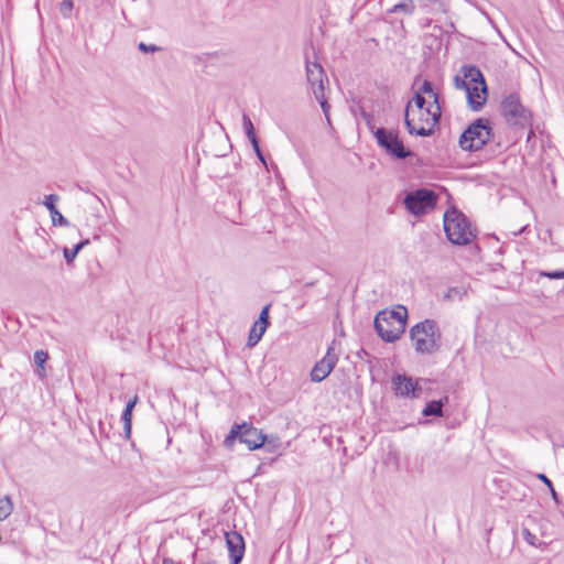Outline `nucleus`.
Masks as SVG:
<instances>
[{
	"label": "nucleus",
	"mask_w": 564,
	"mask_h": 564,
	"mask_svg": "<svg viewBox=\"0 0 564 564\" xmlns=\"http://www.w3.org/2000/svg\"><path fill=\"white\" fill-rule=\"evenodd\" d=\"M89 245V239H84L82 241H79L77 245H75L73 247V249H68V248H65L64 249V258L66 260L67 263L72 262L76 256L78 254V252L85 247Z\"/></svg>",
	"instance_id": "nucleus-24"
},
{
	"label": "nucleus",
	"mask_w": 564,
	"mask_h": 564,
	"mask_svg": "<svg viewBox=\"0 0 564 564\" xmlns=\"http://www.w3.org/2000/svg\"><path fill=\"white\" fill-rule=\"evenodd\" d=\"M411 101H413L415 104V107H416L415 112L417 115H425V110L427 107H425L426 99L424 98L423 95H421L420 93L416 91Z\"/></svg>",
	"instance_id": "nucleus-27"
},
{
	"label": "nucleus",
	"mask_w": 564,
	"mask_h": 564,
	"mask_svg": "<svg viewBox=\"0 0 564 564\" xmlns=\"http://www.w3.org/2000/svg\"><path fill=\"white\" fill-rule=\"evenodd\" d=\"M538 478L542 480L543 484H545L550 489H552V481L544 474H539Z\"/></svg>",
	"instance_id": "nucleus-37"
},
{
	"label": "nucleus",
	"mask_w": 564,
	"mask_h": 564,
	"mask_svg": "<svg viewBox=\"0 0 564 564\" xmlns=\"http://www.w3.org/2000/svg\"><path fill=\"white\" fill-rule=\"evenodd\" d=\"M236 440H239L241 443L246 444L251 451L258 449L264 444L271 443V441H268L267 435L252 426V424L246 422L242 424L232 425L224 443L227 447H231Z\"/></svg>",
	"instance_id": "nucleus-5"
},
{
	"label": "nucleus",
	"mask_w": 564,
	"mask_h": 564,
	"mask_svg": "<svg viewBox=\"0 0 564 564\" xmlns=\"http://www.w3.org/2000/svg\"><path fill=\"white\" fill-rule=\"evenodd\" d=\"M522 536L525 540V542L529 543L530 545H533V546L536 545L538 539L533 533L530 532L529 529H527V528L522 529Z\"/></svg>",
	"instance_id": "nucleus-34"
},
{
	"label": "nucleus",
	"mask_w": 564,
	"mask_h": 564,
	"mask_svg": "<svg viewBox=\"0 0 564 564\" xmlns=\"http://www.w3.org/2000/svg\"><path fill=\"white\" fill-rule=\"evenodd\" d=\"M267 328L268 327H265L263 325H258V322L256 321L249 332L248 343H247L248 347H254L262 338Z\"/></svg>",
	"instance_id": "nucleus-21"
},
{
	"label": "nucleus",
	"mask_w": 564,
	"mask_h": 564,
	"mask_svg": "<svg viewBox=\"0 0 564 564\" xmlns=\"http://www.w3.org/2000/svg\"><path fill=\"white\" fill-rule=\"evenodd\" d=\"M443 296V301L445 302H456L462 301L465 295L468 293V288L466 284H457L455 286H448L446 290L440 292Z\"/></svg>",
	"instance_id": "nucleus-18"
},
{
	"label": "nucleus",
	"mask_w": 564,
	"mask_h": 564,
	"mask_svg": "<svg viewBox=\"0 0 564 564\" xmlns=\"http://www.w3.org/2000/svg\"><path fill=\"white\" fill-rule=\"evenodd\" d=\"M137 401H138V397H134L132 400H130L127 403L126 409L122 413L121 419L123 421V427H124V432H126L127 436H129L131 433L132 411H133V408L135 406Z\"/></svg>",
	"instance_id": "nucleus-20"
},
{
	"label": "nucleus",
	"mask_w": 564,
	"mask_h": 564,
	"mask_svg": "<svg viewBox=\"0 0 564 564\" xmlns=\"http://www.w3.org/2000/svg\"><path fill=\"white\" fill-rule=\"evenodd\" d=\"M13 510V505L10 497L4 496L0 498V520H6Z\"/></svg>",
	"instance_id": "nucleus-26"
},
{
	"label": "nucleus",
	"mask_w": 564,
	"mask_h": 564,
	"mask_svg": "<svg viewBox=\"0 0 564 564\" xmlns=\"http://www.w3.org/2000/svg\"><path fill=\"white\" fill-rule=\"evenodd\" d=\"M72 9H73V1L72 0H63V2L61 3V8H59L62 15H64L66 18L69 17Z\"/></svg>",
	"instance_id": "nucleus-33"
},
{
	"label": "nucleus",
	"mask_w": 564,
	"mask_h": 564,
	"mask_svg": "<svg viewBox=\"0 0 564 564\" xmlns=\"http://www.w3.org/2000/svg\"><path fill=\"white\" fill-rule=\"evenodd\" d=\"M550 491H551V495H552V498L554 499V501L557 502V494L554 490V488L552 487V489H550Z\"/></svg>",
	"instance_id": "nucleus-40"
},
{
	"label": "nucleus",
	"mask_w": 564,
	"mask_h": 564,
	"mask_svg": "<svg viewBox=\"0 0 564 564\" xmlns=\"http://www.w3.org/2000/svg\"><path fill=\"white\" fill-rule=\"evenodd\" d=\"M481 79V72L474 65H464L454 77V86L466 91L471 82Z\"/></svg>",
	"instance_id": "nucleus-15"
},
{
	"label": "nucleus",
	"mask_w": 564,
	"mask_h": 564,
	"mask_svg": "<svg viewBox=\"0 0 564 564\" xmlns=\"http://www.w3.org/2000/svg\"><path fill=\"white\" fill-rule=\"evenodd\" d=\"M421 95L429 94L433 98V104L430 105L426 110V120L431 122V124H437L440 122L442 116V109L440 105V96L437 93L433 90V85L430 80H424L419 91Z\"/></svg>",
	"instance_id": "nucleus-14"
},
{
	"label": "nucleus",
	"mask_w": 564,
	"mask_h": 564,
	"mask_svg": "<svg viewBox=\"0 0 564 564\" xmlns=\"http://www.w3.org/2000/svg\"><path fill=\"white\" fill-rule=\"evenodd\" d=\"M360 116H361L362 120L365 121L367 128L373 133V131H376L378 129L375 126V117H373V115L362 110L360 112Z\"/></svg>",
	"instance_id": "nucleus-29"
},
{
	"label": "nucleus",
	"mask_w": 564,
	"mask_h": 564,
	"mask_svg": "<svg viewBox=\"0 0 564 564\" xmlns=\"http://www.w3.org/2000/svg\"><path fill=\"white\" fill-rule=\"evenodd\" d=\"M422 380H413V378L405 375H395L392 377V386L394 393L405 398H420L422 388L420 382Z\"/></svg>",
	"instance_id": "nucleus-11"
},
{
	"label": "nucleus",
	"mask_w": 564,
	"mask_h": 564,
	"mask_svg": "<svg viewBox=\"0 0 564 564\" xmlns=\"http://www.w3.org/2000/svg\"><path fill=\"white\" fill-rule=\"evenodd\" d=\"M415 350L421 354H433L440 348L441 334L434 321L425 319L410 330Z\"/></svg>",
	"instance_id": "nucleus-4"
},
{
	"label": "nucleus",
	"mask_w": 564,
	"mask_h": 564,
	"mask_svg": "<svg viewBox=\"0 0 564 564\" xmlns=\"http://www.w3.org/2000/svg\"><path fill=\"white\" fill-rule=\"evenodd\" d=\"M444 230L448 240L458 246L468 245L476 237V229L471 227L467 217L456 209L444 214Z\"/></svg>",
	"instance_id": "nucleus-2"
},
{
	"label": "nucleus",
	"mask_w": 564,
	"mask_h": 564,
	"mask_svg": "<svg viewBox=\"0 0 564 564\" xmlns=\"http://www.w3.org/2000/svg\"><path fill=\"white\" fill-rule=\"evenodd\" d=\"M164 564H170V563H167V561L165 560V561H164Z\"/></svg>",
	"instance_id": "nucleus-41"
},
{
	"label": "nucleus",
	"mask_w": 564,
	"mask_h": 564,
	"mask_svg": "<svg viewBox=\"0 0 564 564\" xmlns=\"http://www.w3.org/2000/svg\"><path fill=\"white\" fill-rule=\"evenodd\" d=\"M465 93L468 105L471 108V110H481L486 104L488 96V87L485 82L484 75L481 74V79H476V82H471Z\"/></svg>",
	"instance_id": "nucleus-10"
},
{
	"label": "nucleus",
	"mask_w": 564,
	"mask_h": 564,
	"mask_svg": "<svg viewBox=\"0 0 564 564\" xmlns=\"http://www.w3.org/2000/svg\"><path fill=\"white\" fill-rule=\"evenodd\" d=\"M415 10V6L413 0H401L399 3L394 4L388 12L390 13H404L406 15H411Z\"/></svg>",
	"instance_id": "nucleus-23"
},
{
	"label": "nucleus",
	"mask_w": 564,
	"mask_h": 564,
	"mask_svg": "<svg viewBox=\"0 0 564 564\" xmlns=\"http://www.w3.org/2000/svg\"><path fill=\"white\" fill-rule=\"evenodd\" d=\"M373 137L378 145L395 160H405L414 155L412 150L404 147L395 130L378 128L373 131Z\"/></svg>",
	"instance_id": "nucleus-6"
},
{
	"label": "nucleus",
	"mask_w": 564,
	"mask_h": 564,
	"mask_svg": "<svg viewBox=\"0 0 564 564\" xmlns=\"http://www.w3.org/2000/svg\"><path fill=\"white\" fill-rule=\"evenodd\" d=\"M270 304L265 305L262 311L260 312V315L257 319L258 322V325H263L265 327H268L269 325V310H270Z\"/></svg>",
	"instance_id": "nucleus-31"
},
{
	"label": "nucleus",
	"mask_w": 564,
	"mask_h": 564,
	"mask_svg": "<svg viewBox=\"0 0 564 564\" xmlns=\"http://www.w3.org/2000/svg\"><path fill=\"white\" fill-rule=\"evenodd\" d=\"M48 355L44 350H36L34 352V362L39 367L37 375L43 378L45 376L44 364L46 362Z\"/></svg>",
	"instance_id": "nucleus-25"
},
{
	"label": "nucleus",
	"mask_w": 564,
	"mask_h": 564,
	"mask_svg": "<svg viewBox=\"0 0 564 564\" xmlns=\"http://www.w3.org/2000/svg\"><path fill=\"white\" fill-rule=\"evenodd\" d=\"M306 78L313 90L314 96L322 97V93L325 90L324 83L327 82L325 72L319 63L306 62Z\"/></svg>",
	"instance_id": "nucleus-13"
},
{
	"label": "nucleus",
	"mask_w": 564,
	"mask_h": 564,
	"mask_svg": "<svg viewBox=\"0 0 564 564\" xmlns=\"http://www.w3.org/2000/svg\"><path fill=\"white\" fill-rule=\"evenodd\" d=\"M338 361L333 347H328L326 355L321 359L311 371V379L314 382H321L332 372Z\"/></svg>",
	"instance_id": "nucleus-12"
},
{
	"label": "nucleus",
	"mask_w": 564,
	"mask_h": 564,
	"mask_svg": "<svg viewBox=\"0 0 564 564\" xmlns=\"http://www.w3.org/2000/svg\"><path fill=\"white\" fill-rule=\"evenodd\" d=\"M226 543L229 551L230 564H239L245 554V542L237 532L226 533Z\"/></svg>",
	"instance_id": "nucleus-16"
},
{
	"label": "nucleus",
	"mask_w": 564,
	"mask_h": 564,
	"mask_svg": "<svg viewBox=\"0 0 564 564\" xmlns=\"http://www.w3.org/2000/svg\"><path fill=\"white\" fill-rule=\"evenodd\" d=\"M547 278L553 280L564 279V270L539 271L538 279Z\"/></svg>",
	"instance_id": "nucleus-28"
},
{
	"label": "nucleus",
	"mask_w": 564,
	"mask_h": 564,
	"mask_svg": "<svg viewBox=\"0 0 564 564\" xmlns=\"http://www.w3.org/2000/svg\"><path fill=\"white\" fill-rule=\"evenodd\" d=\"M315 98L317 99V101L319 102L321 107H322V110L327 119V121L329 122V105L327 104L326 99H325V95H324V91L322 93V97L319 96H315Z\"/></svg>",
	"instance_id": "nucleus-32"
},
{
	"label": "nucleus",
	"mask_w": 564,
	"mask_h": 564,
	"mask_svg": "<svg viewBox=\"0 0 564 564\" xmlns=\"http://www.w3.org/2000/svg\"><path fill=\"white\" fill-rule=\"evenodd\" d=\"M242 123H243V128H245V131H246V134L248 138L256 134L253 123H252L251 119L249 118V116H247V115L242 116Z\"/></svg>",
	"instance_id": "nucleus-30"
},
{
	"label": "nucleus",
	"mask_w": 564,
	"mask_h": 564,
	"mask_svg": "<svg viewBox=\"0 0 564 564\" xmlns=\"http://www.w3.org/2000/svg\"><path fill=\"white\" fill-rule=\"evenodd\" d=\"M406 318V308L399 305L394 310L379 312L375 318V327L384 341L393 343L404 333Z\"/></svg>",
	"instance_id": "nucleus-1"
},
{
	"label": "nucleus",
	"mask_w": 564,
	"mask_h": 564,
	"mask_svg": "<svg viewBox=\"0 0 564 564\" xmlns=\"http://www.w3.org/2000/svg\"><path fill=\"white\" fill-rule=\"evenodd\" d=\"M437 203V195L434 191L421 187L408 193L403 204L408 212L414 216L426 214L433 209Z\"/></svg>",
	"instance_id": "nucleus-7"
},
{
	"label": "nucleus",
	"mask_w": 564,
	"mask_h": 564,
	"mask_svg": "<svg viewBox=\"0 0 564 564\" xmlns=\"http://www.w3.org/2000/svg\"><path fill=\"white\" fill-rule=\"evenodd\" d=\"M248 139H249V141H250V143H251V145H252L253 150H258V148H259L260 145H259V141H258L257 135L254 134V135H252V137H249Z\"/></svg>",
	"instance_id": "nucleus-38"
},
{
	"label": "nucleus",
	"mask_w": 564,
	"mask_h": 564,
	"mask_svg": "<svg viewBox=\"0 0 564 564\" xmlns=\"http://www.w3.org/2000/svg\"><path fill=\"white\" fill-rule=\"evenodd\" d=\"M254 152H256V154H257L258 159H259V160H260V161L265 165V164H267V163H265V159H264V156H263V153H262V151H261L260 147L258 148V150H254Z\"/></svg>",
	"instance_id": "nucleus-39"
},
{
	"label": "nucleus",
	"mask_w": 564,
	"mask_h": 564,
	"mask_svg": "<svg viewBox=\"0 0 564 564\" xmlns=\"http://www.w3.org/2000/svg\"><path fill=\"white\" fill-rule=\"evenodd\" d=\"M138 48L143 53H155L161 50L154 44H145L143 42L139 43Z\"/></svg>",
	"instance_id": "nucleus-35"
},
{
	"label": "nucleus",
	"mask_w": 564,
	"mask_h": 564,
	"mask_svg": "<svg viewBox=\"0 0 564 564\" xmlns=\"http://www.w3.org/2000/svg\"><path fill=\"white\" fill-rule=\"evenodd\" d=\"M415 110L412 108V101H409L404 111V123L408 132L419 137L432 135L436 124L432 126L431 122L426 120V115H417V119H415Z\"/></svg>",
	"instance_id": "nucleus-9"
},
{
	"label": "nucleus",
	"mask_w": 564,
	"mask_h": 564,
	"mask_svg": "<svg viewBox=\"0 0 564 564\" xmlns=\"http://www.w3.org/2000/svg\"><path fill=\"white\" fill-rule=\"evenodd\" d=\"M491 137L490 121L486 118H478L464 130L458 143L464 151L476 152L481 150Z\"/></svg>",
	"instance_id": "nucleus-3"
},
{
	"label": "nucleus",
	"mask_w": 564,
	"mask_h": 564,
	"mask_svg": "<svg viewBox=\"0 0 564 564\" xmlns=\"http://www.w3.org/2000/svg\"><path fill=\"white\" fill-rule=\"evenodd\" d=\"M59 197L56 194L46 195L44 206L48 209L54 226H68L69 221L58 212L56 203Z\"/></svg>",
	"instance_id": "nucleus-17"
},
{
	"label": "nucleus",
	"mask_w": 564,
	"mask_h": 564,
	"mask_svg": "<svg viewBox=\"0 0 564 564\" xmlns=\"http://www.w3.org/2000/svg\"><path fill=\"white\" fill-rule=\"evenodd\" d=\"M501 113L511 126L525 127L531 122V111L525 108L517 94L508 95L501 102Z\"/></svg>",
	"instance_id": "nucleus-8"
},
{
	"label": "nucleus",
	"mask_w": 564,
	"mask_h": 564,
	"mask_svg": "<svg viewBox=\"0 0 564 564\" xmlns=\"http://www.w3.org/2000/svg\"><path fill=\"white\" fill-rule=\"evenodd\" d=\"M164 564H170V563H167V561L165 560V561H164Z\"/></svg>",
	"instance_id": "nucleus-42"
},
{
	"label": "nucleus",
	"mask_w": 564,
	"mask_h": 564,
	"mask_svg": "<svg viewBox=\"0 0 564 564\" xmlns=\"http://www.w3.org/2000/svg\"><path fill=\"white\" fill-rule=\"evenodd\" d=\"M268 441H271L270 444H267L269 452H274L281 446L280 440L276 436H268Z\"/></svg>",
	"instance_id": "nucleus-36"
},
{
	"label": "nucleus",
	"mask_w": 564,
	"mask_h": 564,
	"mask_svg": "<svg viewBox=\"0 0 564 564\" xmlns=\"http://www.w3.org/2000/svg\"><path fill=\"white\" fill-rule=\"evenodd\" d=\"M448 398L445 397L444 400H438V401H431L429 402L425 408L423 409L422 411V414L424 416H442L443 414V411H442V408L444 405L445 402H447Z\"/></svg>",
	"instance_id": "nucleus-19"
},
{
	"label": "nucleus",
	"mask_w": 564,
	"mask_h": 564,
	"mask_svg": "<svg viewBox=\"0 0 564 564\" xmlns=\"http://www.w3.org/2000/svg\"><path fill=\"white\" fill-rule=\"evenodd\" d=\"M421 8L430 13L446 12V4L442 0H421Z\"/></svg>",
	"instance_id": "nucleus-22"
}]
</instances>
